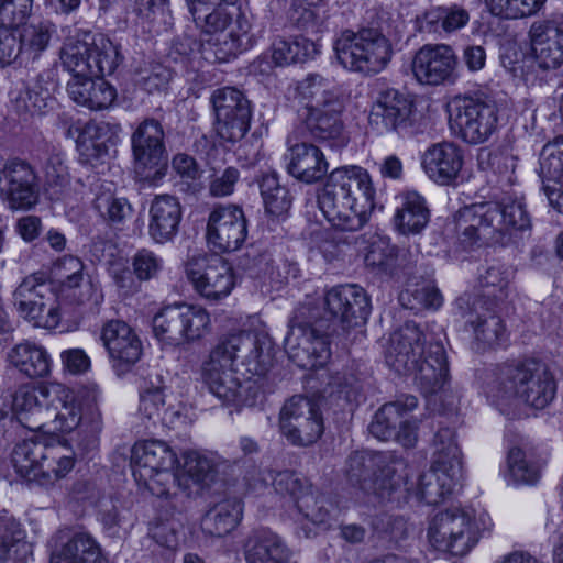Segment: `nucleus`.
I'll return each mask as SVG.
<instances>
[{"instance_id":"obj_1","label":"nucleus","mask_w":563,"mask_h":563,"mask_svg":"<svg viewBox=\"0 0 563 563\" xmlns=\"http://www.w3.org/2000/svg\"><path fill=\"white\" fill-rule=\"evenodd\" d=\"M556 383L549 366L536 358L506 363L487 383L488 400L503 415L516 417L522 405L543 409L551 404Z\"/></svg>"},{"instance_id":"obj_2","label":"nucleus","mask_w":563,"mask_h":563,"mask_svg":"<svg viewBox=\"0 0 563 563\" xmlns=\"http://www.w3.org/2000/svg\"><path fill=\"white\" fill-rule=\"evenodd\" d=\"M375 189L368 172L360 166L333 169L318 192V206L336 229L357 231L374 208Z\"/></svg>"},{"instance_id":"obj_3","label":"nucleus","mask_w":563,"mask_h":563,"mask_svg":"<svg viewBox=\"0 0 563 563\" xmlns=\"http://www.w3.org/2000/svg\"><path fill=\"white\" fill-rule=\"evenodd\" d=\"M422 332L413 322L395 331L385 352L386 364L396 373L415 374V379L426 396L443 390L449 382L446 353L441 343L422 347Z\"/></svg>"},{"instance_id":"obj_4","label":"nucleus","mask_w":563,"mask_h":563,"mask_svg":"<svg viewBox=\"0 0 563 563\" xmlns=\"http://www.w3.org/2000/svg\"><path fill=\"white\" fill-rule=\"evenodd\" d=\"M530 228L522 199L483 202L462 208L455 214V230L463 243L503 244L511 230Z\"/></svg>"},{"instance_id":"obj_5","label":"nucleus","mask_w":563,"mask_h":563,"mask_svg":"<svg viewBox=\"0 0 563 563\" xmlns=\"http://www.w3.org/2000/svg\"><path fill=\"white\" fill-rule=\"evenodd\" d=\"M298 90L307 100L302 120L310 135L314 140L333 142L336 146L346 144L345 103L335 86L329 79L311 74L299 84Z\"/></svg>"},{"instance_id":"obj_6","label":"nucleus","mask_w":563,"mask_h":563,"mask_svg":"<svg viewBox=\"0 0 563 563\" xmlns=\"http://www.w3.org/2000/svg\"><path fill=\"white\" fill-rule=\"evenodd\" d=\"M330 320L320 317L311 305L299 306L289 322L284 347L289 358L301 368L320 367L330 357Z\"/></svg>"},{"instance_id":"obj_7","label":"nucleus","mask_w":563,"mask_h":563,"mask_svg":"<svg viewBox=\"0 0 563 563\" xmlns=\"http://www.w3.org/2000/svg\"><path fill=\"white\" fill-rule=\"evenodd\" d=\"M407 463L394 452H354L346 460L347 481L380 501L407 484Z\"/></svg>"},{"instance_id":"obj_8","label":"nucleus","mask_w":563,"mask_h":563,"mask_svg":"<svg viewBox=\"0 0 563 563\" xmlns=\"http://www.w3.org/2000/svg\"><path fill=\"white\" fill-rule=\"evenodd\" d=\"M176 452L164 441L150 440L136 443L132 449L131 467L135 482L152 495L168 497L177 489H187L178 474Z\"/></svg>"},{"instance_id":"obj_9","label":"nucleus","mask_w":563,"mask_h":563,"mask_svg":"<svg viewBox=\"0 0 563 563\" xmlns=\"http://www.w3.org/2000/svg\"><path fill=\"white\" fill-rule=\"evenodd\" d=\"M338 62L351 71L366 76L384 70L393 56L390 41L377 27L344 30L334 41Z\"/></svg>"},{"instance_id":"obj_10","label":"nucleus","mask_w":563,"mask_h":563,"mask_svg":"<svg viewBox=\"0 0 563 563\" xmlns=\"http://www.w3.org/2000/svg\"><path fill=\"white\" fill-rule=\"evenodd\" d=\"M59 58L73 77H104L113 74L123 60L119 46L109 37L90 33L82 38H68L59 51Z\"/></svg>"},{"instance_id":"obj_11","label":"nucleus","mask_w":563,"mask_h":563,"mask_svg":"<svg viewBox=\"0 0 563 563\" xmlns=\"http://www.w3.org/2000/svg\"><path fill=\"white\" fill-rule=\"evenodd\" d=\"M16 473L41 486H52L64 478L74 467V459L64 454L60 445L31 438L19 442L12 452Z\"/></svg>"},{"instance_id":"obj_12","label":"nucleus","mask_w":563,"mask_h":563,"mask_svg":"<svg viewBox=\"0 0 563 563\" xmlns=\"http://www.w3.org/2000/svg\"><path fill=\"white\" fill-rule=\"evenodd\" d=\"M223 352L212 349L201 365V376L210 393L224 406L240 410L256 404L260 387L256 382L241 379Z\"/></svg>"},{"instance_id":"obj_13","label":"nucleus","mask_w":563,"mask_h":563,"mask_svg":"<svg viewBox=\"0 0 563 563\" xmlns=\"http://www.w3.org/2000/svg\"><path fill=\"white\" fill-rule=\"evenodd\" d=\"M152 325L159 341L177 346L207 335L211 320L202 307L183 303L163 308L154 316Z\"/></svg>"},{"instance_id":"obj_14","label":"nucleus","mask_w":563,"mask_h":563,"mask_svg":"<svg viewBox=\"0 0 563 563\" xmlns=\"http://www.w3.org/2000/svg\"><path fill=\"white\" fill-rule=\"evenodd\" d=\"M84 271L85 264L79 257L66 255L54 262L51 272L57 283L60 303L95 312L103 300V294Z\"/></svg>"},{"instance_id":"obj_15","label":"nucleus","mask_w":563,"mask_h":563,"mask_svg":"<svg viewBox=\"0 0 563 563\" xmlns=\"http://www.w3.org/2000/svg\"><path fill=\"white\" fill-rule=\"evenodd\" d=\"M450 121L465 142L481 144L497 130L498 108L487 98L456 96L450 103Z\"/></svg>"},{"instance_id":"obj_16","label":"nucleus","mask_w":563,"mask_h":563,"mask_svg":"<svg viewBox=\"0 0 563 563\" xmlns=\"http://www.w3.org/2000/svg\"><path fill=\"white\" fill-rule=\"evenodd\" d=\"M456 314L471 331L473 347L478 352L496 349L508 340L505 321L499 314L500 306L487 305L481 299L460 297L455 301Z\"/></svg>"},{"instance_id":"obj_17","label":"nucleus","mask_w":563,"mask_h":563,"mask_svg":"<svg viewBox=\"0 0 563 563\" xmlns=\"http://www.w3.org/2000/svg\"><path fill=\"white\" fill-rule=\"evenodd\" d=\"M473 516L454 507L433 516L428 528L431 545L453 555L466 554L477 542L473 528Z\"/></svg>"},{"instance_id":"obj_18","label":"nucleus","mask_w":563,"mask_h":563,"mask_svg":"<svg viewBox=\"0 0 563 563\" xmlns=\"http://www.w3.org/2000/svg\"><path fill=\"white\" fill-rule=\"evenodd\" d=\"M51 288L42 276L36 274L25 277L13 294L14 306L19 314L32 322L34 327L55 329L68 305H54L49 296Z\"/></svg>"},{"instance_id":"obj_19","label":"nucleus","mask_w":563,"mask_h":563,"mask_svg":"<svg viewBox=\"0 0 563 563\" xmlns=\"http://www.w3.org/2000/svg\"><path fill=\"white\" fill-rule=\"evenodd\" d=\"M223 352L231 365L235 360L251 375H264L272 364L273 343L269 336L262 332L242 331L223 336L212 347Z\"/></svg>"},{"instance_id":"obj_20","label":"nucleus","mask_w":563,"mask_h":563,"mask_svg":"<svg viewBox=\"0 0 563 563\" xmlns=\"http://www.w3.org/2000/svg\"><path fill=\"white\" fill-rule=\"evenodd\" d=\"M216 115L217 134L224 141L236 142L250 129L252 109L245 95L234 87L216 89L210 97Z\"/></svg>"},{"instance_id":"obj_21","label":"nucleus","mask_w":563,"mask_h":563,"mask_svg":"<svg viewBox=\"0 0 563 563\" xmlns=\"http://www.w3.org/2000/svg\"><path fill=\"white\" fill-rule=\"evenodd\" d=\"M279 430L291 444L308 446L323 433V419L310 399L294 396L279 412Z\"/></svg>"},{"instance_id":"obj_22","label":"nucleus","mask_w":563,"mask_h":563,"mask_svg":"<svg viewBox=\"0 0 563 563\" xmlns=\"http://www.w3.org/2000/svg\"><path fill=\"white\" fill-rule=\"evenodd\" d=\"M165 132L161 122L146 118L135 128L131 135V146L134 170L142 179L162 175L167 154L165 148Z\"/></svg>"},{"instance_id":"obj_23","label":"nucleus","mask_w":563,"mask_h":563,"mask_svg":"<svg viewBox=\"0 0 563 563\" xmlns=\"http://www.w3.org/2000/svg\"><path fill=\"white\" fill-rule=\"evenodd\" d=\"M247 238V219L243 209L234 203L217 205L209 213L206 239L216 253H230L241 249Z\"/></svg>"},{"instance_id":"obj_24","label":"nucleus","mask_w":563,"mask_h":563,"mask_svg":"<svg viewBox=\"0 0 563 563\" xmlns=\"http://www.w3.org/2000/svg\"><path fill=\"white\" fill-rule=\"evenodd\" d=\"M186 275L197 292L217 301L227 297L234 287L232 267L220 256H195L186 265Z\"/></svg>"},{"instance_id":"obj_25","label":"nucleus","mask_w":563,"mask_h":563,"mask_svg":"<svg viewBox=\"0 0 563 563\" xmlns=\"http://www.w3.org/2000/svg\"><path fill=\"white\" fill-rule=\"evenodd\" d=\"M324 307L333 324L340 323L343 329L364 324L371 312L369 298L357 285H341L329 289L324 295Z\"/></svg>"},{"instance_id":"obj_26","label":"nucleus","mask_w":563,"mask_h":563,"mask_svg":"<svg viewBox=\"0 0 563 563\" xmlns=\"http://www.w3.org/2000/svg\"><path fill=\"white\" fill-rule=\"evenodd\" d=\"M528 38L531 57L540 69L555 70L563 65V15L534 21Z\"/></svg>"},{"instance_id":"obj_27","label":"nucleus","mask_w":563,"mask_h":563,"mask_svg":"<svg viewBox=\"0 0 563 563\" xmlns=\"http://www.w3.org/2000/svg\"><path fill=\"white\" fill-rule=\"evenodd\" d=\"M0 195L11 209H30L38 199L37 176L33 167L12 159L0 169Z\"/></svg>"},{"instance_id":"obj_28","label":"nucleus","mask_w":563,"mask_h":563,"mask_svg":"<svg viewBox=\"0 0 563 563\" xmlns=\"http://www.w3.org/2000/svg\"><path fill=\"white\" fill-rule=\"evenodd\" d=\"M456 56L444 44L424 45L415 55L411 69L423 85L438 86L455 79Z\"/></svg>"},{"instance_id":"obj_29","label":"nucleus","mask_w":563,"mask_h":563,"mask_svg":"<svg viewBox=\"0 0 563 563\" xmlns=\"http://www.w3.org/2000/svg\"><path fill=\"white\" fill-rule=\"evenodd\" d=\"M412 107L406 93L396 89L384 90L372 106L369 125L377 133L400 132L409 125Z\"/></svg>"},{"instance_id":"obj_30","label":"nucleus","mask_w":563,"mask_h":563,"mask_svg":"<svg viewBox=\"0 0 563 563\" xmlns=\"http://www.w3.org/2000/svg\"><path fill=\"white\" fill-rule=\"evenodd\" d=\"M463 165V150L449 141L430 145L421 157L423 172L430 180L440 186L455 185Z\"/></svg>"},{"instance_id":"obj_31","label":"nucleus","mask_w":563,"mask_h":563,"mask_svg":"<svg viewBox=\"0 0 563 563\" xmlns=\"http://www.w3.org/2000/svg\"><path fill=\"white\" fill-rule=\"evenodd\" d=\"M101 340L118 372L126 371L141 357L142 343L133 329L123 321L107 322L102 328Z\"/></svg>"},{"instance_id":"obj_32","label":"nucleus","mask_w":563,"mask_h":563,"mask_svg":"<svg viewBox=\"0 0 563 563\" xmlns=\"http://www.w3.org/2000/svg\"><path fill=\"white\" fill-rule=\"evenodd\" d=\"M49 563H108V560L90 534L59 531Z\"/></svg>"},{"instance_id":"obj_33","label":"nucleus","mask_w":563,"mask_h":563,"mask_svg":"<svg viewBox=\"0 0 563 563\" xmlns=\"http://www.w3.org/2000/svg\"><path fill=\"white\" fill-rule=\"evenodd\" d=\"M148 234L156 243L172 241L179 231L181 205L175 196L157 195L150 205Z\"/></svg>"},{"instance_id":"obj_34","label":"nucleus","mask_w":563,"mask_h":563,"mask_svg":"<svg viewBox=\"0 0 563 563\" xmlns=\"http://www.w3.org/2000/svg\"><path fill=\"white\" fill-rule=\"evenodd\" d=\"M51 396L53 391L46 387H19L13 395L12 408L20 423L33 431L44 429Z\"/></svg>"},{"instance_id":"obj_35","label":"nucleus","mask_w":563,"mask_h":563,"mask_svg":"<svg viewBox=\"0 0 563 563\" xmlns=\"http://www.w3.org/2000/svg\"><path fill=\"white\" fill-rule=\"evenodd\" d=\"M287 172L296 179L313 184L328 173L329 164L322 151L312 143L301 142L289 148Z\"/></svg>"},{"instance_id":"obj_36","label":"nucleus","mask_w":563,"mask_h":563,"mask_svg":"<svg viewBox=\"0 0 563 563\" xmlns=\"http://www.w3.org/2000/svg\"><path fill=\"white\" fill-rule=\"evenodd\" d=\"M67 92L74 102L90 110L106 109L117 97L115 89L97 76L73 77L67 84Z\"/></svg>"},{"instance_id":"obj_37","label":"nucleus","mask_w":563,"mask_h":563,"mask_svg":"<svg viewBox=\"0 0 563 563\" xmlns=\"http://www.w3.org/2000/svg\"><path fill=\"white\" fill-rule=\"evenodd\" d=\"M250 31L249 19L243 13H239L229 30L220 32L209 41L214 58L224 63L250 49L254 45Z\"/></svg>"},{"instance_id":"obj_38","label":"nucleus","mask_w":563,"mask_h":563,"mask_svg":"<svg viewBox=\"0 0 563 563\" xmlns=\"http://www.w3.org/2000/svg\"><path fill=\"white\" fill-rule=\"evenodd\" d=\"M7 361L30 378L46 377L52 368V358L46 349L27 340L12 346L7 353Z\"/></svg>"},{"instance_id":"obj_39","label":"nucleus","mask_w":563,"mask_h":563,"mask_svg":"<svg viewBox=\"0 0 563 563\" xmlns=\"http://www.w3.org/2000/svg\"><path fill=\"white\" fill-rule=\"evenodd\" d=\"M462 478L463 476L459 474L437 470L435 465L431 464V467L419 476L416 487H408L407 490L419 501L437 505L454 492Z\"/></svg>"},{"instance_id":"obj_40","label":"nucleus","mask_w":563,"mask_h":563,"mask_svg":"<svg viewBox=\"0 0 563 563\" xmlns=\"http://www.w3.org/2000/svg\"><path fill=\"white\" fill-rule=\"evenodd\" d=\"M291 554L282 538L267 530L255 531L244 544L247 563H287Z\"/></svg>"},{"instance_id":"obj_41","label":"nucleus","mask_w":563,"mask_h":563,"mask_svg":"<svg viewBox=\"0 0 563 563\" xmlns=\"http://www.w3.org/2000/svg\"><path fill=\"white\" fill-rule=\"evenodd\" d=\"M394 216L396 230L404 235L419 234L429 223L430 210L426 199L417 191H407Z\"/></svg>"},{"instance_id":"obj_42","label":"nucleus","mask_w":563,"mask_h":563,"mask_svg":"<svg viewBox=\"0 0 563 563\" xmlns=\"http://www.w3.org/2000/svg\"><path fill=\"white\" fill-rule=\"evenodd\" d=\"M52 391L53 396L47 404L45 427L51 421L54 430L60 432L75 430L82 419L81 408L69 391L60 388H53Z\"/></svg>"},{"instance_id":"obj_43","label":"nucleus","mask_w":563,"mask_h":563,"mask_svg":"<svg viewBox=\"0 0 563 563\" xmlns=\"http://www.w3.org/2000/svg\"><path fill=\"white\" fill-rule=\"evenodd\" d=\"M417 406L418 399L412 395H404L395 401L383 405L368 427L371 434L383 441L393 438L400 419Z\"/></svg>"},{"instance_id":"obj_44","label":"nucleus","mask_w":563,"mask_h":563,"mask_svg":"<svg viewBox=\"0 0 563 563\" xmlns=\"http://www.w3.org/2000/svg\"><path fill=\"white\" fill-rule=\"evenodd\" d=\"M242 501L228 498L216 504L201 519V529L206 534L222 538L235 529L242 519Z\"/></svg>"},{"instance_id":"obj_45","label":"nucleus","mask_w":563,"mask_h":563,"mask_svg":"<svg viewBox=\"0 0 563 563\" xmlns=\"http://www.w3.org/2000/svg\"><path fill=\"white\" fill-rule=\"evenodd\" d=\"M432 446V464L437 470L463 476L462 452L453 429L440 428L434 435Z\"/></svg>"},{"instance_id":"obj_46","label":"nucleus","mask_w":563,"mask_h":563,"mask_svg":"<svg viewBox=\"0 0 563 563\" xmlns=\"http://www.w3.org/2000/svg\"><path fill=\"white\" fill-rule=\"evenodd\" d=\"M511 273L503 265L494 264L479 274L481 292L476 295H464L471 299H481L487 305L503 306L508 298V285Z\"/></svg>"},{"instance_id":"obj_47","label":"nucleus","mask_w":563,"mask_h":563,"mask_svg":"<svg viewBox=\"0 0 563 563\" xmlns=\"http://www.w3.org/2000/svg\"><path fill=\"white\" fill-rule=\"evenodd\" d=\"M55 33V25L49 21H38L25 24L20 37L21 62L37 59L48 47L52 35Z\"/></svg>"},{"instance_id":"obj_48","label":"nucleus","mask_w":563,"mask_h":563,"mask_svg":"<svg viewBox=\"0 0 563 563\" xmlns=\"http://www.w3.org/2000/svg\"><path fill=\"white\" fill-rule=\"evenodd\" d=\"M316 53V45L305 37L278 36L272 43V59L277 66L305 62Z\"/></svg>"},{"instance_id":"obj_49","label":"nucleus","mask_w":563,"mask_h":563,"mask_svg":"<svg viewBox=\"0 0 563 563\" xmlns=\"http://www.w3.org/2000/svg\"><path fill=\"white\" fill-rule=\"evenodd\" d=\"M211 3H194L188 4L189 11L197 26L201 27L206 33L217 35L224 32L233 25V18L240 12L230 11L223 4H218L212 11L208 12V5Z\"/></svg>"},{"instance_id":"obj_50","label":"nucleus","mask_w":563,"mask_h":563,"mask_svg":"<svg viewBox=\"0 0 563 563\" xmlns=\"http://www.w3.org/2000/svg\"><path fill=\"white\" fill-rule=\"evenodd\" d=\"M539 176L542 189L552 184H563V136L555 137L553 143L543 146L539 157Z\"/></svg>"},{"instance_id":"obj_51","label":"nucleus","mask_w":563,"mask_h":563,"mask_svg":"<svg viewBox=\"0 0 563 563\" xmlns=\"http://www.w3.org/2000/svg\"><path fill=\"white\" fill-rule=\"evenodd\" d=\"M545 2L547 0H484L490 14L508 20L537 15Z\"/></svg>"},{"instance_id":"obj_52","label":"nucleus","mask_w":563,"mask_h":563,"mask_svg":"<svg viewBox=\"0 0 563 563\" xmlns=\"http://www.w3.org/2000/svg\"><path fill=\"white\" fill-rule=\"evenodd\" d=\"M107 125L88 122L84 125L73 124L67 130V136L74 137L78 148L88 156H99L106 150L102 135Z\"/></svg>"},{"instance_id":"obj_53","label":"nucleus","mask_w":563,"mask_h":563,"mask_svg":"<svg viewBox=\"0 0 563 563\" xmlns=\"http://www.w3.org/2000/svg\"><path fill=\"white\" fill-rule=\"evenodd\" d=\"M260 190L268 213L282 216L290 208L291 199L288 189L280 185L276 174L264 175L260 180Z\"/></svg>"},{"instance_id":"obj_54","label":"nucleus","mask_w":563,"mask_h":563,"mask_svg":"<svg viewBox=\"0 0 563 563\" xmlns=\"http://www.w3.org/2000/svg\"><path fill=\"white\" fill-rule=\"evenodd\" d=\"M477 164L487 176H497L508 184L514 181L516 157L508 151H482L477 156Z\"/></svg>"},{"instance_id":"obj_55","label":"nucleus","mask_w":563,"mask_h":563,"mask_svg":"<svg viewBox=\"0 0 563 563\" xmlns=\"http://www.w3.org/2000/svg\"><path fill=\"white\" fill-rule=\"evenodd\" d=\"M140 411L148 419H158L163 423H172L177 411L166 406L164 390L161 386L144 387L140 396Z\"/></svg>"},{"instance_id":"obj_56","label":"nucleus","mask_w":563,"mask_h":563,"mask_svg":"<svg viewBox=\"0 0 563 563\" xmlns=\"http://www.w3.org/2000/svg\"><path fill=\"white\" fill-rule=\"evenodd\" d=\"M267 475L275 492L288 496L295 504L311 488L308 479L294 471L267 472Z\"/></svg>"},{"instance_id":"obj_57","label":"nucleus","mask_w":563,"mask_h":563,"mask_svg":"<svg viewBox=\"0 0 563 563\" xmlns=\"http://www.w3.org/2000/svg\"><path fill=\"white\" fill-rule=\"evenodd\" d=\"M398 247L386 238L378 236L371 242L365 254V264L380 272H391L397 264Z\"/></svg>"},{"instance_id":"obj_58","label":"nucleus","mask_w":563,"mask_h":563,"mask_svg":"<svg viewBox=\"0 0 563 563\" xmlns=\"http://www.w3.org/2000/svg\"><path fill=\"white\" fill-rule=\"evenodd\" d=\"M509 478L515 484L533 485L539 481L540 467L527 460L525 452L519 448H512L508 452Z\"/></svg>"},{"instance_id":"obj_59","label":"nucleus","mask_w":563,"mask_h":563,"mask_svg":"<svg viewBox=\"0 0 563 563\" xmlns=\"http://www.w3.org/2000/svg\"><path fill=\"white\" fill-rule=\"evenodd\" d=\"M468 20V12L457 4L437 7L424 14V21L428 25L433 26L441 23L442 29L449 33L464 27Z\"/></svg>"},{"instance_id":"obj_60","label":"nucleus","mask_w":563,"mask_h":563,"mask_svg":"<svg viewBox=\"0 0 563 563\" xmlns=\"http://www.w3.org/2000/svg\"><path fill=\"white\" fill-rule=\"evenodd\" d=\"M172 166L180 176L179 187L181 191L196 195L203 188L201 183L202 172L194 157L187 154H177L174 156Z\"/></svg>"},{"instance_id":"obj_61","label":"nucleus","mask_w":563,"mask_h":563,"mask_svg":"<svg viewBox=\"0 0 563 563\" xmlns=\"http://www.w3.org/2000/svg\"><path fill=\"white\" fill-rule=\"evenodd\" d=\"M295 505L299 514L313 525L325 523L330 517V501L324 495L313 492L312 487Z\"/></svg>"},{"instance_id":"obj_62","label":"nucleus","mask_w":563,"mask_h":563,"mask_svg":"<svg viewBox=\"0 0 563 563\" xmlns=\"http://www.w3.org/2000/svg\"><path fill=\"white\" fill-rule=\"evenodd\" d=\"M184 472L195 484L209 486L213 482L217 471L209 457L196 451H188L184 454Z\"/></svg>"},{"instance_id":"obj_63","label":"nucleus","mask_w":563,"mask_h":563,"mask_svg":"<svg viewBox=\"0 0 563 563\" xmlns=\"http://www.w3.org/2000/svg\"><path fill=\"white\" fill-rule=\"evenodd\" d=\"M93 207L98 213L111 223H121L132 212L131 205L126 199L114 196L110 191L99 192Z\"/></svg>"},{"instance_id":"obj_64","label":"nucleus","mask_w":563,"mask_h":563,"mask_svg":"<svg viewBox=\"0 0 563 563\" xmlns=\"http://www.w3.org/2000/svg\"><path fill=\"white\" fill-rule=\"evenodd\" d=\"M45 184L52 195L58 196L69 185L68 167L65 165V157L62 152L53 151L44 167Z\"/></svg>"}]
</instances>
